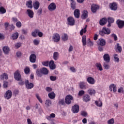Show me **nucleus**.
<instances>
[{"mask_svg": "<svg viewBox=\"0 0 124 124\" xmlns=\"http://www.w3.org/2000/svg\"><path fill=\"white\" fill-rule=\"evenodd\" d=\"M59 104H61V105H63V106H65L66 103H65V100H64V99H62L59 100Z\"/></svg>", "mask_w": 124, "mask_h": 124, "instance_id": "obj_39", "label": "nucleus"}, {"mask_svg": "<svg viewBox=\"0 0 124 124\" xmlns=\"http://www.w3.org/2000/svg\"><path fill=\"white\" fill-rule=\"evenodd\" d=\"M36 74L38 77H42L43 73L41 72V70L40 71L37 70L36 71Z\"/></svg>", "mask_w": 124, "mask_h": 124, "instance_id": "obj_50", "label": "nucleus"}, {"mask_svg": "<svg viewBox=\"0 0 124 124\" xmlns=\"http://www.w3.org/2000/svg\"><path fill=\"white\" fill-rule=\"evenodd\" d=\"M67 25L68 26H74L75 25V19L72 16H69L67 19Z\"/></svg>", "mask_w": 124, "mask_h": 124, "instance_id": "obj_4", "label": "nucleus"}, {"mask_svg": "<svg viewBox=\"0 0 124 124\" xmlns=\"http://www.w3.org/2000/svg\"><path fill=\"white\" fill-rule=\"evenodd\" d=\"M14 78L16 81H20L21 80V75L19 71H16L14 73Z\"/></svg>", "mask_w": 124, "mask_h": 124, "instance_id": "obj_13", "label": "nucleus"}, {"mask_svg": "<svg viewBox=\"0 0 124 124\" xmlns=\"http://www.w3.org/2000/svg\"><path fill=\"white\" fill-rule=\"evenodd\" d=\"M81 18L82 19H86V18H88V11L86 10L83 11V13L81 16Z\"/></svg>", "mask_w": 124, "mask_h": 124, "instance_id": "obj_34", "label": "nucleus"}, {"mask_svg": "<svg viewBox=\"0 0 124 124\" xmlns=\"http://www.w3.org/2000/svg\"><path fill=\"white\" fill-rule=\"evenodd\" d=\"M95 104L98 107H102V102H99L98 101H95Z\"/></svg>", "mask_w": 124, "mask_h": 124, "instance_id": "obj_45", "label": "nucleus"}, {"mask_svg": "<svg viewBox=\"0 0 124 124\" xmlns=\"http://www.w3.org/2000/svg\"><path fill=\"white\" fill-rule=\"evenodd\" d=\"M18 37H19V33L18 32L14 33L12 35V38L13 40H16Z\"/></svg>", "mask_w": 124, "mask_h": 124, "instance_id": "obj_33", "label": "nucleus"}, {"mask_svg": "<svg viewBox=\"0 0 124 124\" xmlns=\"http://www.w3.org/2000/svg\"><path fill=\"white\" fill-rule=\"evenodd\" d=\"M103 66L105 68V69L108 70L109 68H110V66L108 64H107V62H104L103 64Z\"/></svg>", "mask_w": 124, "mask_h": 124, "instance_id": "obj_49", "label": "nucleus"}, {"mask_svg": "<svg viewBox=\"0 0 124 124\" xmlns=\"http://www.w3.org/2000/svg\"><path fill=\"white\" fill-rule=\"evenodd\" d=\"M116 24L119 29H123L124 27V20L118 19L116 21Z\"/></svg>", "mask_w": 124, "mask_h": 124, "instance_id": "obj_11", "label": "nucleus"}, {"mask_svg": "<svg viewBox=\"0 0 124 124\" xmlns=\"http://www.w3.org/2000/svg\"><path fill=\"white\" fill-rule=\"evenodd\" d=\"M87 32V25H86L84 29H82L80 31V35L82 36L84 33H86Z\"/></svg>", "mask_w": 124, "mask_h": 124, "instance_id": "obj_36", "label": "nucleus"}, {"mask_svg": "<svg viewBox=\"0 0 124 124\" xmlns=\"http://www.w3.org/2000/svg\"><path fill=\"white\" fill-rule=\"evenodd\" d=\"M0 78L1 80H4V79L7 80V79H8V75H7L6 73H4L0 75Z\"/></svg>", "mask_w": 124, "mask_h": 124, "instance_id": "obj_28", "label": "nucleus"}, {"mask_svg": "<svg viewBox=\"0 0 124 124\" xmlns=\"http://www.w3.org/2000/svg\"><path fill=\"white\" fill-rule=\"evenodd\" d=\"M104 46L98 45V49L100 52H103V50L104 49Z\"/></svg>", "mask_w": 124, "mask_h": 124, "instance_id": "obj_52", "label": "nucleus"}, {"mask_svg": "<svg viewBox=\"0 0 124 124\" xmlns=\"http://www.w3.org/2000/svg\"><path fill=\"white\" fill-rule=\"evenodd\" d=\"M30 61L31 62L34 63L36 62V55L34 54H32L30 56Z\"/></svg>", "mask_w": 124, "mask_h": 124, "instance_id": "obj_15", "label": "nucleus"}, {"mask_svg": "<svg viewBox=\"0 0 124 124\" xmlns=\"http://www.w3.org/2000/svg\"><path fill=\"white\" fill-rule=\"evenodd\" d=\"M4 26L5 31H7V30H8V27H9V23L8 22H6L4 24Z\"/></svg>", "mask_w": 124, "mask_h": 124, "instance_id": "obj_63", "label": "nucleus"}, {"mask_svg": "<svg viewBox=\"0 0 124 124\" xmlns=\"http://www.w3.org/2000/svg\"><path fill=\"white\" fill-rule=\"evenodd\" d=\"M59 56H60V54L58 52H55L53 53V59L54 61H57L59 59Z\"/></svg>", "mask_w": 124, "mask_h": 124, "instance_id": "obj_35", "label": "nucleus"}, {"mask_svg": "<svg viewBox=\"0 0 124 124\" xmlns=\"http://www.w3.org/2000/svg\"><path fill=\"white\" fill-rule=\"evenodd\" d=\"M46 91L47 92V93H51V92L53 91V89H52L51 87H46Z\"/></svg>", "mask_w": 124, "mask_h": 124, "instance_id": "obj_56", "label": "nucleus"}, {"mask_svg": "<svg viewBox=\"0 0 124 124\" xmlns=\"http://www.w3.org/2000/svg\"><path fill=\"white\" fill-rule=\"evenodd\" d=\"M41 72L44 74V75H47L49 74V70L47 68L44 67L41 69Z\"/></svg>", "mask_w": 124, "mask_h": 124, "instance_id": "obj_29", "label": "nucleus"}, {"mask_svg": "<svg viewBox=\"0 0 124 124\" xmlns=\"http://www.w3.org/2000/svg\"><path fill=\"white\" fill-rule=\"evenodd\" d=\"M52 38L54 42H59L61 39V36L58 33H55L53 34Z\"/></svg>", "mask_w": 124, "mask_h": 124, "instance_id": "obj_8", "label": "nucleus"}, {"mask_svg": "<svg viewBox=\"0 0 124 124\" xmlns=\"http://www.w3.org/2000/svg\"><path fill=\"white\" fill-rule=\"evenodd\" d=\"M4 97L8 100L10 99L12 97V92H11V90L7 91L4 94Z\"/></svg>", "mask_w": 124, "mask_h": 124, "instance_id": "obj_6", "label": "nucleus"}, {"mask_svg": "<svg viewBox=\"0 0 124 124\" xmlns=\"http://www.w3.org/2000/svg\"><path fill=\"white\" fill-rule=\"evenodd\" d=\"M114 86H115V84H111L109 85V90L110 92H113V88H114Z\"/></svg>", "mask_w": 124, "mask_h": 124, "instance_id": "obj_60", "label": "nucleus"}, {"mask_svg": "<svg viewBox=\"0 0 124 124\" xmlns=\"http://www.w3.org/2000/svg\"><path fill=\"white\" fill-rule=\"evenodd\" d=\"M48 9L49 11H55L57 9V5L54 2H52L48 5Z\"/></svg>", "mask_w": 124, "mask_h": 124, "instance_id": "obj_7", "label": "nucleus"}, {"mask_svg": "<svg viewBox=\"0 0 124 124\" xmlns=\"http://www.w3.org/2000/svg\"><path fill=\"white\" fill-rule=\"evenodd\" d=\"M118 92L122 93H124V88H123V87H121L118 90Z\"/></svg>", "mask_w": 124, "mask_h": 124, "instance_id": "obj_64", "label": "nucleus"}, {"mask_svg": "<svg viewBox=\"0 0 124 124\" xmlns=\"http://www.w3.org/2000/svg\"><path fill=\"white\" fill-rule=\"evenodd\" d=\"M72 111L74 114H77L79 112V105H74V106L72 107Z\"/></svg>", "mask_w": 124, "mask_h": 124, "instance_id": "obj_12", "label": "nucleus"}, {"mask_svg": "<svg viewBox=\"0 0 124 124\" xmlns=\"http://www.w3.org/2000/svg\"><path fill=\"white\" fill-rule=\"evenodd\" d=\"M31 72V69L29 67L26 66L24 69V73L27 75Z\"/></svg>", "mask_w": 124, "mask_h": 124, "instance_id": "obj_41", "label": "nucleus"}, {"mask_svg": "<svg viewBox=\"0 0 124 124\" xmlns=\"http://www.w3.org/2000/svg\"><path fill=\"white\" fill-rule=\"evenodd\" d=\"M88 93L90 95H93L94 96L96 93V91H95V90L91 88L88 90Z\"/></svg>", "mask_w": 124, "mask_h": 124, "instance_id": "obj_22", "label": "nucleus"}, {"mask_svg": "<svg viewBox=\"0 0 124 124\" xmlns=\"http://www.w3.org/2000/svg\"><path fill=\"white\" fill-rule=\"evenodd\" d=\"M115 123V120L114 118H111L108 121V124H114Z\"/></svg>", "mask_w": 124, "mask_h": 124, "instance_id": "obj_51", "label": "nucleus"}, {"mask_svg": "<svg viewBox=\"0 0 124 124\" xmlns=\"http://www.w3.org/2000/svg\"><path fill=\"white\" fill-rule=\"evenodd\" d=\"M36 97L38 99V100L39 101V102H40V103H43V101H42V99H41L40 96H39V94L37 93L36 94Z\"/></svg>", "mask_w": 124, "mask_h": 124, "instance_id": "obj_48", "label": "nucleus"}, {"mask_svg": "<svg viewBox=\"0 0 124 124\" xmlns=\"http://www.w3.org/2000/svg\"><path fill=\"white\" fill-rule=\"evenodd\" d=\"M42 64L44 66H48L49 65V62L48 61H46L42 62Z\"/></svg>", "mask_w": 124, "mask_h": 124, "instance_id": "obj_59", "label": "nucleus"}, {"mask_svg": "<svg viewBox=\"0 0 124 124\" xmlns=\"http://www.w3.org/2000/svg\"><path fill=\"white\" fill-rule=\"evenodd\" d=\"M48 97H49V98L50 99H54V98H55V97H56V93H54V92H52L50 93H49L48 94Z\"/></svg>", "mask_w": 124, "mask_h": 124, "instance_id": "obj_32", "label": "nucleus"}, {"mask_svg": "<svg viewBox=\"0 0 124 124\" xmlns=\"http://www.w3.org/2000/svg\"><path fill=\"white\" fill-rule=\"evenodd\" d=\"M5 13H6V9L2 6L0 7V14H4Z\"/></svg>", "mask_w": 124, "mask_h": 124, "instance_id": "obj_38", "label": "nucleus"}, {"mask_svg": "<svg viewBox=\"0 0 124 124\" xmlns=\"http://www.w3.org/2000/svg\"><path fill=\"white\" fill-rule=\"evenodd\" d=\"M99 42L97 43V45H100L101 46H105L106 45V41L103 39H99Z\"/></svg>", "mask_w": 124, "mask_h": 124, "instance_id": "obj_24", "label": "nucleus"}, {"mask_svg": "<svg viewBox=\"0 0 124 124\" xmlns=\"http://www.w3.org/2000/svg\"><path fill=\"white\" fill-rule=\"evenodd\" d=\"M104 61L107 63L110 62V56L108 54H105L103 56Z\"/></svg>", "mask_w": 124, "mask_h": 124, "instance_id": "obj_18", "label": "nucleus"}, {"mask_svg": "<svg viewBox=\"0 0 124 124\" xmlns=\"http://www.w3.org/2000/svg\"><path fill=\"white\" fill-rule=\"evenodd\" d=\"M85 94V91L84 90H80L78 92V96H83Z\"/></svg>", "mask_w": 124, "mask_h": 124, "instance_id": "obj_46", "label": "nucleus"}, {"mask_svg": "<svg viewBox=\"0 0 124 124\" xmlns=\"http://www.w3.org/2000/svg\"><path fill=\"white\" fill-rule=\"evenodd\" d=\"M33 42L35 45L37 46L39 44V43H40V40H37V39H34Z\"/></svg>", "mask_w": 124, "mask_h": 124, "instance_id": "obj_54", "label": "nucleus"}, {"mask_svg": "<svg viewBox=\"0 0 124 124\" xmlns=\"http://www.w3.org/2000/svg\"><path fill=\"white\" fill-rule=\"evenodd\" d=\"M48 65L50 69H51V70H54V69H56V64L55 63V62H54V61H50L49 62Z\"/></svg>", "mask_w": 124, "mask_h": 124, "instance_id": "obj_14", "label": "nucleus"}, {"mask_svg": "<svg viewBox=\"0 0 124 124\" xmlns=\"http://www.w3.org/2000/svg\"><path fill=\"white\" fill-rule=\"evenodd\" d=\"M107 23V19L104 17L100 20L99 24L101 26H104Z\"/></svg>", "mask_w": 124, "mask_h": 124, "instance_id": "obj_26", "label": "nucleus"}, {"mask_svg": "<svg viewBox=\"0 0 124 124\" xmlns=\"http://www.w3.org/2000/svg\"><path fill=\"white\" fill-rule=\"evenodd\" d=\"M49 78L51 81H56L57 80V77L55 76H51L49 77Z\"/></svg>", "mask_w": 124, "mask_h": 124, "instance_id": "obj_57", "label": "nucleus"}, {"mask_svg": "<svg viewBox=\"0 0 124 124\" xmlns=\"http://www.w3.org/2000/svg\"><path fill=\"white\" fill-rule=\"evenodd\" d=\"M39 5H40V3L38 1H36L33 3V6L35 10H37L39 8Z\"/></svg>", "mask_w": 124, "mask_h": 124, "instance_id": "obj_27", "label": "nucleus"}, {"mask_svg": "<svg viewBox=\"0 0 124 124\" xmlns=\"http://www.w3.org/2000/svg\"><path fill=\"white\" fill-rule=\"evenodd\" d=\"M3 88H4L5 89L7 88V87H8V82L7 81H4L3 82Z\"/></svg>", "mask_w": 124, "mask_h": 124, "instance_id": "obj_62", "label": "nucleus"}, {"mask_svg": "<svg viewBox=\"0 0 124 124\" xmlns=\"http://www.w3.org/2000/svg\"><path fill=\"white\" fill-rule=\"evenodd\" d=\"M81 115L82 117H85L86 118V117H87L88 116V113L85 111H82L81 112Z\"/></svg>", "mask_w": 124, "mask_h": 124, "instance_id": "obj_55", "label": "nucleus"}, {"mask_svg": "<svg viewBox=\"0 0 124 124\" xmlns=\"http://www.w3.org/2000/svg\"><path fill=\"white\" fill-rule=\"evenodd\" d=\"M82 42L83 46H86L87 45V41L86 40V35L82 36Z\"/></svg>", "mask_w": 124, "mask_h": 124, "instance_id": "obj_37", "label": "nucleus"}, {"mask_svg": "<svg viewBox=\"0 0 124 124\" xmlns=\"http://www.w3.org/2000/svg\"><path fill=\"white\" fill-rule=\"evenodd\" d=\"M26 6H27V7H28V8H30V9H31V8H32V1H31V0L27 1L26 2Z\"/></svg>", "mask_w": 124, "mask_h": 124, "instance_id": "obj_31", "label": "nucleus"}, {"mask_svg": "<svg viewBox=\"0 0 124 124\" xmlns=\"http://www.w3.org/2000/svg\"><path fill=\"white\" fill-rule=\"evenodd\" d=\"M62 40L63 41H67V40H68V36L67 34H64V35L62 36Z\"/></svg>", "mask_w": 124, "mask_h": 124, "instance_id": "obj_43", "label": "nucleus"}, {"mask_svg": "<svg viewBox=\"0 0 124 124\" xmlns=\"http://www.w3.org/2000/svg\"><path fill=\"white\" fill-rule=\"evenodd\" d=\"M99 9V6L95 4H93L91 6V11L93 13H95Z\"/></svg>", "mask_w": 124, "mask_h": 124, "instance_id": "obj_10", "label": "nucleus"}, {"mask_svg": "<svg viewBox=\"0 0 124 124\" xmlns=\"http://www.w3.org/2000/svg\"><path fill=\"white\" fill-rule=\"evenodd\" d=\"M112 37H113L114 41H117L118 40V37L116 34L113 33L111 34Z\"/></svg>", "mask_w": 124, "mask_h": 124, "instance_id": "obj_58", "label": "nucleus"}, {"mask_svg": "<svg viewBox=\"0 0 124 124\" xmlns=\"http://www.w3.org/2000/svg\"><path fill=\"white\" fill-rule=\"evenodd\" d=\"M37 33L39 37H42V36H43V33H42L41 31H39V30L38 29H35L34 31L32 32V36L33 37H36V36H37L36 34Z\"/></svg>", "mask_w": 124, "mask_h": 124, "instance_id": "obj_2", "label": "nucleus"}, {"mask_svg": "<svg viewBox=\"0 0 124 124\" xmlns=\"http://www.w3.org/2000/svg\"><path fill=\"white\" fill-rule=\"evenodd\" d=\"M111 10L116 11L118 9V4L116 2L110 3L109 5Z\"/></svg>", "mask_w": 124, "mask_h": 124, "instance_id": "obj_9", "label": "nucleus"}, {"mask_svg": "<svg viewBox=\"0 0 124 124\" xmlns=\"http://www.w3.org/2000/svg\"><path fill=\"white\" fill-rule=\"evenodd\" d=\"M3 51L6 55H8V54H9V52L10 51V49L9 48V47L7 46H5L3 47Z\"/></svg>", "mask_w": 124, "mask_h": 124, "instance_id": "obj_25", "label": "nucleus"}, {"mask_svg": "<svg viewBox=\"0 0 124 124\" xmlns=\"http://www.w3.org/2000/svg\"><path fill=\"white\" fill-rule=\"evenodd\" d=\"M83 101L84 102H89V101H91V96L88 94H84L83 97Z\"/></svg>", "mask_w": 124, "mask_h": 124, "instance_id": "obj_20", "label": "nucleus"}, {"mask_svg": "<svg viewBox=\"0 0 124 124\" xmlns=\"http://www.w3.org/2000/svg\"><path fill=\"white\" fill-rule=\"evenodd\" d=\"M95 65L96 67H97V69H98V70L100 71H102V70H103L101 63L97 62L95 63Z\"/></svg>", "mask_w": 124, "mask_h": 124, "instance_id": "obj_30", "label": "nucleus"}, {"mask_svg": "<svg viewBox=\"0 0 124 124\" xmlns=\"http://www.w3.org/2000/svg\"><path fill=\"white\" fill-rule=\"evenodd\" d=\"M72 100H73V97L71 95H67L65 98V103L67 105H70Z\"/></svg>", "mask_w": 124, "mask_h": 124, "instance_id": "obj_3", "label": "nucleus"}, {"mask_svg": "<svg viewBox=\"0 0 124 124\" xmlns=\"http://www.w3.org/2000/svg\"><path fill=\"white\" fill-rule=\"evenodd\" d=\"M21 45H22V43H17L15 45V47L16 49H18V48H20V47H21Z\"/></svg>", "mask_w": 124, "mask_h": 124, "instance_id": "obj_53", "label": "nucleus"}, {"mask_svg": "<svg viewBox=\"0 0 124 124\" xmlns=\"http://www.w3.org/2000/svg\"><path fill=\"white\" fill-rule=\"evenodd\" d=\"M114 21H115V19H114V18L109 17L108 18V23H110L112 24V23H114Z\"/></svg>", "mask_w": 124, "mask_h": 124, "instance_id": "obj_47", "label": "nucleus"}, {"mask_svg": "<svg viewBox=\"0 0 124 124\" xmlns=\"http://www.w3.org/2000/svg\"><path fill=\"white\" fill-rule=\"evenodd\" d=\"M71 7L73 10L76 9V2L73 1L71 3Z\"/></svg>", "mask_w": 124, "mask_h": 124, "instance_id": "obj_40", "label": "nucleus"}, {"mask_svg": "<svg viewBox=\"0 0 124 124\" xmlns=\"http://www.w3.org/2000/svg\"><path fill=\"white\" fill-rule=\"evenodd\" d=\"M45 104L47 107H49L52 105V101L50 99H47L46 101Z\"/></svg>", "mask_w": 124, "mask_h": 124, "instance_id": "obj_42", "label": "nucleus"}, {"mask_svg": "<svg viewBox=\"0 0 124 124\" xmlns=\"http://www.w3.org/2000/svg\"><path fill=\"white\" fill-rule=\"evenodd\" d=\"M114 61L115 62H120V59L119 58V55H118V54H114Z\"/></svg>", "mask_w": 124, "mask_h": 124, "instance_id": "obj_44", "label": "nucleus"}, {"mask_svg": "<svg viewBox=\"0 0 124 124\" xmlns=\"http://www.w3.org/2000/svg\"><path fill=\"white\" fill-rule=\"evenodd\" d=\"M27 13L29 18H31V19L33 18V16L34 15V13L33 12V11L31 9H27Z\"/></svg>", "mask_w": 124, "mask_h": 124, "instance_id": "obj_17", "label": "nucleus"}, {"mask_svg": "<svg viewBox=\"0 0 124 124\" xmlns=\"http://www.w3.org/2000/svg\"><path fill=\"white\" fill-rule=\"evenodd\" d=\"M25 83L26 88L28 90H31L32 89L33 87H34L33 83L31 82H30V81H29V80H26Z\"/></svg>", "mask_w": 124, "mask_h": 124, "instance_id": "obj_5", "label": "nucleus"}, {"mask_svg": "<svg viewBox=\"0 0 124 124\" xmlns=\"http://www.w3.org/2000/svg\"><path fill=\"white\" fill-rule=\"evenodd\" d=\"M87 81L89 84H90V85H94L95 83V80H94V78L92 77H89L87 78Z\"/></svg>", "mask_w": 124, "mask_h": 124, "instance_id": "obj_16", "label": "nucleus"}, {"mask_svg": "<svg viewBox=\"0 0 124 124\" xmlns=\"http://www.w3.org/2000/svg\"><path fill=\"white\" fill-rule=\"evenodd\" d=\"M78 86L81 90H86V89H87V86H86L85 82L84 81H80L78 83Z\"/></svg>", "mask_w": 124, "mask_h": 124, "instance_id": "obj_21", "label": "nucleus"}, {"mask_svg": "<svg viewBox=\"0 0 124 124\" xmlns=\"http://www.w3.org/2000/svg\"><path fill=\"white\" fill-rule=\"evenodd\" d=\"M99 33L100 35H101L102 36H104V34H110V33H111V30L106 27H103L102 30L99 31Z\"/></svg>", "mask_w": 124, "mask_h": 124, "instance_id": "obj_1", "label": "nucleus"}, {"mask_svg": "<svg viewBox=\"0 0 124 124\" xmlns=\"http://www.w3.org/2000/svg\"><path fill=\"white\" fill-rule=\"evenodd\" d=\"M74 15L75 18L78 19L80 17V10L77 9L74 12Z\"/></svg>", "mask_w": 124, "mask_h": 124, "instance_id": "obj_23", "label": "nucleus"}, {"mask_svg": "<svg viewBox=\"0 0 124 124\" xmlns=\"http://www.w3.org/2000/svg\"><path fill=\"white\" fill-rule=\"evenodd\" d=\"M115 50H116V51H118V53H122L123 49L120 44H116V45L115 46Z\"/></svg>", "mask_w": 124, "mask_h": 124, "instance_id": "obj_19", "label": "nucleus"}, {"mask_svg": "<svg viewBox=\"0 0 124 124\" xmlns=\"http://www.w3.org/2000/svg\"><path fill=\"white\" fill-rule=\"evenodd\" d=\"M16 26L17 28H21L22 27V23L20 21H18L16 23Z\"/></svg>", "mask_w": 124, "mask_h": 124, "instance_id": "obj_61", "label": "nucleus"}]
</instances>
